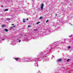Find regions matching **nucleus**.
Instances as JSON below:
<instances>
[{
	"instance_id": "nucleus-1",
	"label": "nucleus",
	"mask_w": 73,
	"mask_h": 73,
	"mask_svg": "<svg viewBox=\"0 0 73 73\" xmlns=\"http://www.w3.org/2000/svg\"><path fill=\"white\" fill-rule=\"evenodd\" d=\"M28 59L26 60V61H27V62H31V61H32L33 60V59L32 58H28Z\"/></svg>"
},
{
	"instance_id": "nucleus-2",
	"label": "nucleus",
	"mask_w": 73,
	"mask_h": 73,
	"mask_svg": "<svg viewBox=\"0 0 73 73\" xmlns=\"http://www.w3.org/2000/svg\"><path fill=\"white\" fill-rule=\"evenodd\" d=\"M41 10H43V7H44V4L42 3L41 5Z\"/></svg>"
},
{
	"instance_id": "nucleus-3",
	"label": "nucleus",
	"mask_w": 73,
	"mask_h": 73,
	"mask_svg": "<svg viewBox=\"0 0 73 73\" xmlns=\"http://www.w3.org/2000/svg\"><path fill=\"white\" fill-rule=\"evenodd\" d=\"M38 62H36L35 63V64L34 65L35 66H37V67H38Z\"/></svg>"
},
{
	"instance_id": "nucleus-4",
	"label": "nucleus",
	"mask_w": 73,
	"mask_h": 73,
	"mask_svg": "<svg viewBox=\"0 0 73 73\" xmlns=\"http://www.w3.org/2000/svg\"><path fill=\"white\" fill-rule=\"evenodd\" d=\"M62 61V59L61 58L57 60V62H59L60 61Z\"/></svg>"
},
{
	"instance_id": "nucleus-5",
	"label": "nucleus",
	"mask_w": 73,
	"mask_h": 73,
	"mask_svg": "<svg viewBox=\"0 0 73 73\" xmlns=\"http://www.w3.org/2000/svg\"><path fill=\"white\" fill-rule=\"evenodd\" d=\"M8 11V9H5L3 10V11H4V12H5V11Z\"/></svg>"
},
{
	"instance_id": "nucleus-6",
	"label": "nucleus",
	"mask_w": 73,
	"mask_h": 73,
	"mask_svg": "<svg viewBox=\"0 0 73 73\" xmlns=\"http://www.w3.org/2000/svg\"><path fill=\"white\" fill-rule=\"evenodd\" d=\"M70 48H71V46H68V49H70Z\"/></svg>"
},
{
	"instance_id": "nucleus-7",
	"label": "nucleus",
	"mask_w": 73,
	"mask_h": 73,
	"mask_svg": "<svg viewBox=\"0 0 73 73\" xmlns=\"http://www.w3.org/2000/svg\"><path fill=\"white\" fill-rule=\"evenodd\" d=\"M19 58L18 57V58H16V59L15 58V59L16 61H17Z\"/></svg>"
},
{
	"instance_id": "nucleus-8",
	"label": "nucleus",
	"mask_w": 73,
	"mask_h": 73,
	"mask_svg": "<svg viewBox=\"0 0 73 73\" xmlns=\"http://www.w3.org/2000/svg\"><path fill=\"white\" fill-rule=\"evenodd\" d=\"M5 31L6 32H8V30L7 29H5Z\"/></svg>"
},
{
	"instance_id": "nucleus-9",
	"label": "nucleus",
	"mask_w": 73,
	"mask_h": 73,
	"mask_svg": "<svg viewBox=\"0 0 73 73\" xmlns=\"http://www.w3.org/2000/svg\"><path fill=\"white\" fill-rule=\"evenodd\" d=\"M35 61H38V59H37L36 58H35Z\"/></svg>"
},
{
	"instance_id": "nucleus-10",
	"label": "nucleus",
	"mask_w": 73,
	"mask_h": 73,
	"mask_svg": "<svg viewBox=\"0 0 73 73\" xmlns=\"http://www.w3.org/2000/svg\"><path fill=\"white\" fill-rule=\"evenodd\" d=\"M69 61H70V59H67V62H68Z\"/></svg>"
},
{
	"instance_id": "nucleus-11",
	"label": "nucleus",
	"mask_w": 73,
	"mask_h": 73,
	"mask_svg": "<svg viewBox=\"0 0 73 73\" xmlns=\"http://www.w3.org/2000/svg\"><path fill=\"white\" fill-rule=\"evenodd\" d=\"M2 27H5V25H2Z\"/></svg>"
},
{
	"instance_id": "nucleus-12",
	"label": "nucleus",
	"mask_w": 73,
	"mask_h": 73,
	"mask_svg": "<svg viewBox=\"0 0 73 73\" xmlns=\"http://www.w3.org/2000/svg\"><path fill=\"white\" fill-rule=\"evenodd\" d=\"M13 28V27H10V29H12V28Z\"/></svg>"
},
{
	"instance_id": "nucleus-13",
	"label": "nucleus",
	"mask_w": 73,
	"mask_h": 73,
	"mask_svg": "<svg viewBox=\"0 0 73 73\" xmlns=\"http://www.w3.org/2000/svg\"><path fill=\"white\" fill-rule=\"evenodd\" d=\"M23 61H24V62H25V61H26V60H25V59H23Z\"/></svg>"
},
{
	"instance_id": "nucleus-14",
	"label": "nucleus",
	"mask_w": 73,
	"mask_h": 73,
	"mask_svg": "<svg viewBox=\"0 0 73 73\" xmlns=\"http://www.w3.org/2000/svg\"><path fill=\"white\" fill-rule=\"evenodd\" d=\"M42 19V17H40L39 18V19Z\"/></svg>"
},
{
	"instance_id": "nucleus-15",
	"label": "nucleus",
	"mask_w": 73,
	"mask_h": 73,
	"mask_svg": "<svg viewBox=\"0 0 73 73\" xmlns=\"http://www.w3.org/2000/svg\"><path fill=\"white\" fill-rule=\"evenodd\" d=\"M23 22H24V23H25V20L24 19H23Z\"/></svg>"
},
{
	"instance_id": "nucleus-16",
	"label": "nucleus",
	"mask_w": 73,
	"mask_h": 73,
	"mask_svg": "<svg viewBox=\"0 0 73 73\" xmlns=\"http://www.w3.org/2000/svg\"><path fill=\"white\" fill-rule=\"evenodd\" d=\"M40 22H37V23H36V24H39V23H40Z\"/></svg>"
},
{
	"instance_id": "nucleus-17",
	"label": "nucleus",
	"mask_w": 73,
	"mask_h": 73,
	"mask_svg": "<svg viewBox=\"0 0 73 73\" xmlns=\"http://www.w3.org/2000/svg\"><path fill=\"white\" fill-rule=\"evenodd\" d=\"M21 42V40H19V42Z\"/></svg>"
},
{
	"instance_id": "nucleus-18",
	"label": "nucleus",
	"mask_w": 73,
	"mask_h": 73,
	"mask_svg": "<svg viewBox=\"0 0 73 73\" xmlns=\"http://www.w3.org/2000/svg\"><path fill=\"white\" fill-rule=\"evenodd\" d=\"M70 25H71V26H72V25H72V24H71V23H70Z\"/></svg>"
},
{
	"instance_id": "nucleus-19",
	"label": "nucleus",
	"mask_w": 73,
	"mask_h": 73,
	"mask_svg": "<svg viewBox=\"0 0 73 73\" xmlns=\"http://www.w3.org/2000/svg\"><path fill=\"white\" fill-rule=\"evenodd\" d=\"M34 31H37V29H34Z\"/></svg>"
},
{
	"instance_id": "nucleus-20",
	"label": "nucleus",
	"mask_w": 73,
	"mask_h": 73,
	"mask_svg": "<svg viewBox=\"0 0 73 73\" xmlns=\"http://www.w3.org/2000/svg\"><path fill=\"white\" fill-rule=\"evenodd\" d=\"M7 19H8V20H11V19L9 18H8Z\"/></svg>"
},
{
	"instance_id": "nucleus-21",
	"label": "nucleus",
	"mask_w": 73,
	"mask_h": 73,
	"mask_svg": "<svg viewBox=\"0 0 73 73\" xmlns=\"http://www.w3.org/2000/svg\"><path fill=\"white\" fill-rule=\"evenodd\" d=\"M28 27H31V26L29 25V26H28Z\"/></svg>"
},
{
	"instance_id": "nucleus-22",
	"label": "nucleus",
	"mask_w": 73,
	"mask_h": 73,
	"mask_svg": "<svg viewBox=\"0 0 73 73\" xmlns=\"http://www.w3.org/2000/svg\"><path fill=\"white\" fill-rule=\"evenodd\" d=\"M13 27V28H15V26H14Z\"/></svg>"
},
{
	"instance_id": "nucleus-23",
	"label": "nucleus",
	"mask_w": 73,
	"mask_h": 73,
	"mask_svg": "<svg viewBox=\"0 0 73 73\" xmlns=\"http://www.w3.org/2000/svg\"><path fill=\"white\" fill-rule=\"evenodd\" d=\"M48 22V20H47L46 21V23H47Z\"/></svg>"
},
{
	"instance_id": "nucleus-24",
	"label": "nucleus",
	"mask_w": 73,
	"mask_h": 73,
	"mask_svg": "<svg viewBox=\"0 0 73 73\" xmlns=\"http://www.w3.org/2000/svg\"><path fill=\"white\" fill-rule=\"evenodd\" d=\"M11 25H14V24H12Z\"/></svg>"
},
{
	"instance_id": "nucleus-25",
	"label": "nucleus",
	"mask_w": 73,
	"mask_h": 73,
	"mask_svg": "<svg viewBox=\"0 0 73 73\" xmlns=\"http://www.w3.org/2000/svg\"><path fill=\"white\" fill-rule=\"evenodd\" d=\"M1 7H3V6L1 5Z\"/></svg>"
},
{
	"instance_id": "nucleus-26",
	"label": "nucleus",
	"mask_w": 73,
	"mask_h": 73,
	"mask_svg": "<svg viewBox=\"0 0 73 73\" xmlns=\"http://www.w3.org/2000/svg\"><path fill=\"white\" fill-rule=\"evenodd\" d=\"M55 15H56V16H57V14H56Z\"/></svg>"
},
{
	"instance_id": "nucleus-27",
	"label": "nucleus",
	"mask_w": 73,
	"mask_h": 73,
	"mask_svg": "<svg viewBox=\"0 0 73 73\" xmlns=\"http://www.w3.org/2000/svg\"><path fill=\"white\" fill-rule=\"evenodd\" d=\"M27 19V20H28V18Z\"/></svg>"
},
{
	"instance_id": "nucleus-28",
	"label": "nucleus",
	"mask_w": 73,
	"mask_h": 73,
	"mask_svg": "<svg viewBox=\"0 0 73 73\" xmlns=\"http://www.w3.org/2000/svg\"><path fill=\"white\" fill-rule=\"evenodd\" d=\"M52 58H54V56H53V57H52Z\"/></svg>"
},
{
	"instance_id": "nucleus-29",
	"label": "nucleus",
	"mask_w": 73,
	"mask_h": 73,
	"mask_svg": "<svg viewBox=\"0 0 73 73\" xmlns=\"http://www.w3.org/2000/svg\"><path fill=\"white\" fill-rule=\"evenodd\" d=\"M4 40V39H2V40Z\"/></svg>"
},
{
	"instance_id": "nucleus-30",
	"label": "nucleus",
	"mask_w": 73,
	"mask_h": 73,
	"mask_svg": "<svg viewBox=\"0 0 73 73\" xmlns=\"http://www.w3.org/2000/svg\"><path fill=\"white\" fill-rule=\"evenodd\" d=\"M25 36H26V35H25Z\"/></svg>"
},
{
	"instance_id": "nucleus-31",
	"label": "nucleus",
	"mask_w": 73,
	"mask_h": 73,
	"mask_svg": "<svg viewBox=\"0 0 73 73\" xmlns=\"http://www.w3.org/2000/svg\"><path fill=\"white\" fill-rule=\"evenodd\" d=\"M34 0H32L33 1H34Z\"/></svg>"
}]
</instances>
